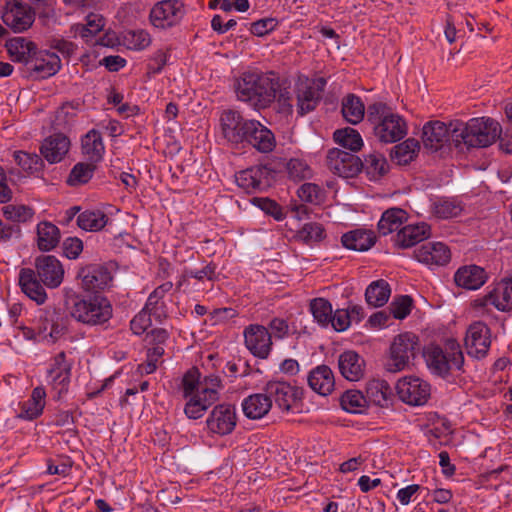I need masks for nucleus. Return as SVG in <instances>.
<instances>
[{
	"label": "nucleus",
	"instance_id": "f257e3e1",
	"mask_svg": "<svg viewBox=\"0 0 512 512\" xmlns=\"http://www.w3.org/2000/svg\"><path fill=\"white\" fill-rule=\"evenodd\" d=\"M235 91L240 101L249 103L257 110L269 107L279 94L278 102L282 112H293L291 97L288 92L280 91L279 78L272 72H243L236 81Z\"/></svg>",
	"mask_w": 512,
	"mask_h": 512
},
{
	"label": "nucleus",
	"instance_id": "f03ea898",
	"mask_svg": "<svg viewBox=\"0 0 512 512\" xmlns=\"http://www.w3.org/2000/svg\"><path fill=\"white\" fill-rule=\"evenodd\" d=\"M35 269L22 268L19 272L21 290L37 304L47 299L43 287L57 288L63 281L64 269L61 262L53 255H41L35 259Z\"/></svg>",
	"mask_w": 512,
	"mask_h": 512
},
{
	"label": "nucleus",
	"instance_id": "7ed1b4c3",
	"mask_svg": "<svg viewBox=\"0 0 512 512\" xmlns=\"http://www.w3.org/2000/svg\"><path fill=\"white\" fill-rule=\"evenodd\" d=\"M452 142L456 148H483L494 143L501 133L500 124L490 118H472L468 122L455 121Z\"/></svg>",
	"mask_w": 512,
	"mask_h": 512
},
{
	"label": "nucleus",
	"instance_id": "20e7f679",
	"mask_svg": "<svg viewBox=\"0 0 512 512\" xmlns=\"http://www.w3.org/2000/svg\"><path fill=\"white\" fill-rule=\"evenodd\" d=\"M68 305L71 317L90 327L104 326L113 316L111 302L101 294H76L70 297Z\"/></svg>",
	"mask_w": 512,
	"mask_h": 512
},
{
	"label": "nucleus",
	"instance_id": "39448f33",
	"mask_svg": "<svg viewBox=\"0 0 512 512\" xmlns=\"http://www.w3.org/2000/svg\"><path fill=\"white\" fill-rule=\"evenodd\" d=\"M367 121L372 125L375 137L382 143H395L407 134V124L403 117L394 113L383 102H375L367 107Z\"/></svg>",
	"mask_w": 512,
	"mask_h": 512
},
{
	"label": "nucleus",
	"instance_id": "423d86ee",
	"mask_svg": "<svg viewBox=\"0 0 512 512\" xmlns=\"http://www.w3.org/2000/svg\"><path fill=\"white\" fill-rule=\"evenodd\" d=\"M429 369L436 375L446 377L452 369L461 370L464 364V356L459 343L454 339H448L445 349L433 346L425 354Z\"/></svg>",
	"mask_w": 512,
	"mask_h": 512
},
{
	"label": "nucleus",
	"instance_id": "0eeeda50",
	"mask_svg": "<svg viewBox=\"0 0 512 512\" xmlns=\"http://www.w3.org/2000/svg\"><path fill=\"white\" fill-rule=\"evenodd\" d=\"M420 351L419 338L414 333L405 332L397 335L390 345V353L385 363L389 372L404 370Z\"/></svg>",
	"mask_w": 512,
	"mask_h": 512
},
{
	"label": "nucleus",
	"instance_id": "6e6552de",
	"mask_svg": "<svg viewBox=\"0 0 512 512\" xmlns=\"http://www.w3.org/2000/svg\"><path fill=\"white\" fill-rule=\"evenodd\" d=\"M267 393L271 403L275 404L283 411H291L299 407L303 397V390L293 386L286 381H269L263 388Z\"/></svg>",
	"mask_w": 512,
	"mask_h": 512
},
{
	"label": "nucleus",
	"instance_id": "1a4fd4ad",
	"mask_svg": "<svg viewBox=\"0 0 512 512\" xmlns=\"http://www.w3.org/2000/svg\"><path fill=\"white\" fill-rule=\"evenodd\" d=\"M254 120L245 119L236 110H225L220 117L223 137L231 144L245 147V140Z\"/></svg>",
	"mask_w": 512,
	"mask_h": 512
},
{
	"label": "nucleus",
	"instance_id": "9d476101",
	"mask_svg": "<svg viewBox=\"0 0 512 512\" xmlns=\"http://www.w3.org/2000/svg\"><path fill=\"white\" fill-rule=\"evenodd\" d=\"M326 83V79L319 77L296 85V110L299 116H304L315 110L322 99Z\"/></svg>",
	"mask_w": 512,
	"mask_h": 512
},
{
	"label": "nucleus",
	"instance_id": "9b49d317",
	"mask_svg": "<svg viewBox=\"0 0 512 512\" xmlns=\"http://www.w3.org/2000/svg\"><path fill=\"white\" fill-rule=\"evenodd\" d=\"M399 399L411 406L424 405L431 395V386L419 377H403L396 384Z\"/></svg>",
	"mask_w": 512,
	"mask_h": 512
},
{
	"label": "nucleus",
	"instance_id": "f8f14e48",
	"mask_svg": "<svg viewBox=\"0 0 512 512\" xmlns=\"http://www.w3.org/2000/svg\"><path fill=\"white\" fill-rule=\"evenodd\" d=\"M326 165L333 174L343 178H353L362 171V160L358 156L338 148L328 151Z\"/></svg>",
	"mask_w": 512,
	"mask_h": 512
},
{
	"label": "nucleus",
	"instance_id": "ddd939ff",
	"mask_svg": "<svg viewBox=\"0 0 512 512\" xmlns=\"http://www.w3.org/2000/svg\"><path fill=\"white\" fill-rule=\"evenodd\" d=\"M61 68V60L55 53L36 51L26 67L20 68L22 77L32 80L46 79L55 75Z\"/></svg>",
	"mask_w": 512,
	"mask_h": 512
},
{
	"label": "nucleus",
	"instance_id": "4468645a",
	"mask_svg": "<svg viewBox=\"0 0 512 512\" xmlns=\"http://www.w3.org/2000/svg\"><path fill=\"white\" fill-rule=\"evenodd\" d=\"M185 15L184 4L180 0H162L150 11L153 26L161 29L177 25Z\"/></svg>",
	"mask_w": 512,
	"mask_h": 512
},
{
	"label": "nucleus",
	"instance_id": "2eb2a0df",
	"mask_svg": "<svg viewBox=\"0 0 512 512\" xmlns=\"http://www.w3.org/2000/svg\"><path fill=\"white\" fill-rule=\"evenodd\" d=\"M237 424L236 408L232 404H217L206 419L210 432L225 436L231 434Z\"/></svg>",
	"mask_w": 512,
	"mask_h": 512
},
{
	"label": "nucleus",
	"instance_id": "dca6fc26",
	"mask_svg": "<svg viewBox=\"0 0 512 512\" xmlns=\"http://www.w3.org/2000/svg\"><path fill=\"white\" fill-rule=\"evenodd\" d=\"M493 305L498 311L512 312V277H504L484 297L475 300V307Z\"/></svg>",
	"mask_w": 512,
	"mask_h": 512
},
{
	"label": "nucleus",
	"instance_id": "f3484780",
	"mask_svg": "<svg viewBox=\"0 0 512 512\" xmlns=\"http://www.w3.org/2000/svg\"><path fill=\"white\" fill-rule=\"evenodd\" d=\"M246 348L260 359L268 358L272 349V336L266 327L250 324L244 329Z\"/></svg>",
	"mask_w": 512,
	"mask_h": 512
},
{
	"label": "nucleus",
	"instance_id": "a211bd4d",
	"mask_svg": "<svg viewBox=\"0 0 512 512\" xmlns=\"http://www.w3.org/2000/svg\"><path fill=\"white\" fill-rule=\"evenodd\" d=\"M454 122L446 125L444 122L435 120L427 122L422 129V142L426 149L436 152L444 147L446 143L452 142V129Z\"/></svg>",
	"mask_w": 512,
	"mask_h": 512
},
{
	"label": "nucleus",
	"instance_id": "6ab92c4d",
	"mask_svg": "<svg viewBox=\"0 0 512 512\" xmlns=\"http://www.w3.org/2000/svg\"><path fill=\"white\" fill-rule=\"evenodd\" d=\"M272 180V170L264 165L253 166L236 174L239 187L248 193L267 189Z\"/></svg>",
	"mask_w": 512,
	"mask_h": 512
},
{
	"label": "nucleus",
	"instance_id": "aec40b11",
	"mask_svg": "<svg viewBox=\"0 0 512 512\" xmlns=\"http://www.w3.org/2000/svg\"><path fill=\"white\" fill-rule=\"evenodd\" d=\"M491 345L490 329L483 322H474L467 330L465 347L469 356L484 358Z\"/></svg>",
	"mask_w": 512,
	"mask_h": 512
},
{
	"label": "nucleus",
	"instance_id": "412c9836",
	"mask_svg": "<svg viewBox=\"0 0 512 512\" xmlns=\"http://www.w3.org/2000/svg\"><path fill=\"white\" fill-rule=\"evenodd\" d=\"M78 278L81 280L82 288L94 294H99L98 292L107 288L112 281L111 272L101 264L82 267L78 272Z\"/></svg>",
	"mask_w": 512,
	"mask_h": 512
},
{
	"label": "nucleus",
	"instance_id": "4be33fe9",
	"mask_svg": "<svg viewBox=\"0 0 512 512\" xmlns=\"http://www.w3.org/2000/svg\"><path fill=\"white\" fill-rule=\"evenodd\" d=\"M6 26L16 33L30 28L35 20V13L27 4L15 1L7 7L1 16Z\"/></svg>",
	"mask_w": 512,
	"mask_h": 512
},
{
	"label": "nucleus",
	"instance_id": "5701e85b",
	"mask_svg": "<svg viewBox=\"0 0 512 512\" xmlns=\"http://www.w3.org/2000/svg\"><path fill=\"white\" fill-rule=\"evenodd\" d=\"M414 257L429 266H444L449 263L451 252L442 242H428L414 251Z\"/></svg>",
	"mask_w": 512,
	"mask_h": 512
},
{
	"label": "nucleus",
	"instance_id": "b1692460",
	"mask_svg": "<svg viewBox=\"0 0 512 512\" xmlns=\"http://www.w3.org/2000/svg\"><path fill=\"white\" fill-rule=\"evenodd\" d=\"M249 145L261 153H269L276 146L275 136L270 129L254 120L249 129L245 146Z\"/></svg>",
	"mask_w": 512,
	"mask_h": 512
},
{
	"label": "nucleus",
	"instance_id": "393cba45",
	"mask_svg": "<svg viewBox=\"0 0 512 512\" xmlns=\"http://www.w3.org/2000/svg\"><path fill=\"white\" fill-rule=\"evenodd\" d=\"M429 235L430 226L424 222L406 225L393 237V242L396 247L407 249L427 239Z\"/></svg>",
	"mask_w": 512,
	"mask_h": 512
},
{
	"label": "nucleus",
	"instance_id": "a878e982",
	"mask_svg": "<svg viewBox=\"0 0 512 512\" xmlns=\"http://www.w3.org/2000/svg\"><path fill=\"white\" fill-rule=\"evenodd\" d=\"M365 360L353 350H347L340 354L338 367L342 376L349 381H358L364 376Z\"/></svg>",
	"mask_w": 512,
	"mask_h": 512
},
{
	"label": "nucleus",
	"instance_id": "bb28decb",
	"mask_svg": "<svg viewBox=\"0 0 512 512\" xmlns=\"http://www.w3.org/2000/svg\"><path fill=\"white\" fill-rule=\"evenodd\" d=\"M70 148V140L61 133L53 134L47 137L41 147V155L50 163L60 162L68 153Z\"/></svg>",
	"mask_w": 512,
	"mask_h": 512
},
{
	"label": "nucleus",
	"instance_id": "cd10ccee",
	"mask_svg": "<svg viewBox=\"0 0 512 512\" xmlns=\"http://www.w3.org/2000/svg\"><path fill=\"white\" fill-rule=\"evenodd\" d=\"M487 281L486 271L477 265L460 267L454 274V282L458 287L477 290Z\"/></svg>",
	"mask_w": 512,
	"mask_h": 512
},
{
	"label": "nucleus",
	"instance_id": "c85d7f7f",
	"mask_svg": "<svg viewBox=\"0 0 512 512\" xmlns=\"http://www.w3.org/2000/svg\"><path fill=\"white\" fill-rule=\"evenodd\" d=\"M216 402L217 396L214 391L198 390L197 393L189 396V400L184 407V413L189 419H199Z\"/></svg>",
	"mask_w": 512,
	"mask_h": 512
},
{
	"label": "nucleus",
	"instance_id": "c756f323",
	"mask_svg": "<svg viewBox=\"0 0 512 512\" xmlns=\"http://www.w3.org/2000/svg\"><path fill=\"white\" fill-rule=\"evenodd\" d=\"M310 388L319 395L327 396L332 393L335 386L333 371L327 365H319L308 375Z\"/></svg>",
	"mask_w": 512,
	"mask_h": 512
},
{
	"label": "nucleus",
	"instance_id": "7c9ffc66",
	"mask_svg": "<svg viewBox=\"0 0 512 512\" xmlns=\"http://www.w3.org/2000/svg\"><path fill=\"white\" fill-rule=\"evenodd\" d=\"M5 47L7 48L11 60L13 62L23 63V67L27 66L37 51V46L34 42L21 36L9 39Z\"/></svg>",
	"mask_w": 512,
	"mask_h": 512
},
{
	"label": "nucleus",
	"instance_id": "2f4dec72",
	"mask_svg": "<svg viewBox=\"0 0 512 512\" xmlns=\"http://www.w3.org/2000/svg\"><path fill=\"white\" fill-rule=\"evenodd\" d=\"M53 318H56V309H40L33 326L22 328L24 335L33 340L47 339Z\"/></svg>",
	"mask_w": 512,
	"mask_h": 512
},
{
	"label": "nucleus",
	"instance_id": "473e14b6",
	"mask_svg": "<svg viewBox=\"0 0 512 512\" xmlns=\"http://www.w3.org/2000/svg\"><path fill=\"white\" fill-rule=\"evenodd\" d=\"M272 403L269 396L264 391L246 397L242 402V410L249 419H261L271 409Z\"/></svg>",
	"mask_w": 512,
	"mask_h": 512
},
{
	"label": "nucleus",
	"instance_id": "72a5a7b5",
	"mask_svg": "<svg viewBox=\"0 0 512 512\" xmlns=\"http://www.w3.org/2000/svg\"><path fill=\"white\" fill-rule=\"evenodd\" d=\"M341 242L347 249L363 252L374 246L376 236L372 231L356 229L343 234Z\"/></svg>",
	"mask_w": 512,
	"mask_h": 512
},
{
	"label": "nucleus",
	"instance_id": "f704fd0d",
	"mask_svg": "<svg viewBox=\"0 0 512 512\" xmlns=\"http://www.w3.org/2000/svg\"><path fill=\"white\" fill-rule=\"evenodd\" d=\"M365 392L367 404L371 403L380 407L388 406L392 396L389 384L379 379L370 380L366 385Z\"/></svg>",
	"mask_w": 512,
	"mask_h": 512
},
{
	"label": "nucleus",
	"instance_id": "c9c22d12",
	"mask_svg": "<svg viewBox=\"0 0 512 512\" xmlns=\"http://www.w3.org/2000/svg\"><path fill=\"white\" fill-rule=\"evenodd\" d=\"M407 219V213L401 208L387 209L378 222L379 234L386 236L394 231H399Z\"/></svg>",
	"mask_w": 512,
	"mask_h": 512
},
{
	"label": "nucleus",
	"instance_id": "e433bc0d",
	"mask_svg": "<svg viewBox=\"0 0 512 512\" xmlns=\"http://www.w3.org/2000/svg\"><path fill=\"white\" fill-rule=\"evenodd\" d=\"M104 149L99 131L92 129L82 138V152L89 161L100 162L103 158Z\"/></svg>",
	"mask_w": 512,
	"mask_h": 512
},
{
	"label": "nucleus",
	"instance_id": "4c0bfd02",
	"mask_svg": "<svg viewBox=\"0 0 512 512\" xmlns=\"http://www.w3.org/2000/svg\"><path fill=\"white\" fill-rule=\"evenodd\" d=\"M391 288L387 281L379 279L371 282L365 291V300L369 306L382 307L390 297Z\"/></svg>",
	"mask_w": 512,
	"mask_h": 512
},
{
	"label": "nucleus",
	"instance_id": "58836bf2",
	"mask_svg": "<svg viewBox=\"0 0 512 512\" xmlns=\"http://www.w3.org/2000/svg\"><path fill=\"white\" fill-rule=\"evenodd\" d=\"M341 112L346 121L355 125L363 120L365 106L360 97L350 93L342 99Z\"/></svg>",
	"mask_w": 512,
	"mask_h": 512
},
{
	"label": "nucleus",
	"instance_id": "ea45409f",
	"mask_svg": "<svg viewBox=\"0 0 512 512\" xmlns=\"http://www.w3.org/2000/svg\"><path fill=\"white\" fill-rule=\"evenodd\" d=\"M38 248L41 251L54 249L60 241V231L51 222H41L37 226Z\"/></svg>",
	"mask_w": 512,
	"mask_h": 512
},
{
	"label": "nucleus",
	"instance_id": "a19ab883",
	"mask_svg": "<svg viewBox=\"0 0 512 512\" xmlns=\"http://www.w3.org/2000/svg\"><path fill=\"white\" fill-rule=\"evenodd\" d=\"M109 221L108 216L101 210H86L79 214L77 225L85 230L96 232L103 229Z\"/></svg>",
	"mask_w": 512,
	"mask_h": 512
},
{
	"label": "nucleus",
	"instance_id": "79ce46f5",
	"mask_svg": "<svg viewBox=\"0 0 512 512\" xmlns=\"http://www.w3.org/2000/svg\"><path fill=\"white\" fill-rule=\"evenodd\" d=\"M419 149V141L414 138H408L404 142L393 147L391 157L399 165H407L416 157Z\"/></svg>",
	"mask_w": 512,
	"mask_h": 512
},
{
	"label": "nucleus",
	"instance_id": "37998d69",
	"mask_svg": "<svg viewBox=\"0 0 512 512\" xmlns=\"http://www.w3.org/2000/svg\"><path fill=\"white\" fill-rule=\"evenodd\" d=\"M333 139L340 146L345 149H349L352 152L359 151L363 146V140L360 133L351 127L337 129L333 133Z\"/></svg>",
	"mask_w": 512,
	"mask_h": 512
},
{
	"label": "nucleus",
	"instance_id": "c03bdc74",
	"mask_svg": "<svg viewBox=\"0 0 512 512\" xmlns=\"http://www.w3.org/2000/svg\"><path fill=\"white\" fill-rule=\"evenodd\" d=\"M365 170L371 180H377L388 171L386 158L380 153H371L362 161V170Z\"/></svg>",
	"mask_w": 512,
	"mask_h": 512
},
{
	"label": "nucleus",
	"instance_id": "a18cd8bd",
	"mask_svg": "<svg viewBox=\"0 0 512 512\" xmlns=\"http://www.w3.org/2000/svg\"><path fill=\"white\" fill-rule=\"evenodd\" d=\"M461 202L453 198H439L432 204V213L437 218L457 217L462 212Z\"/></svg>",
	"mask_w": 512,
	"mask_h": 512
},
{
	"label": "nucleus",
	"instance_id": "49530a36",
	"mask_svg": "<svg viewBox=\"0 0 512 512\" xmlns=\"http://www.w3.org/2000/svg\"><path fill=\"white\" fill-rule=\"evenodd\" d=\"M96 170V162H79L71 169L67 179L70 186L83 185L89 182Z\"/></svg>",
	"mask_w": 512,
	"mask_h": 512
},
{
	"label": "nucleus",
	"instance_id": "de8ad7c7",
	"mask_svg": "<svg viewBox=\"0 0 512 512\" xmlns=\"http://www.w3.org/2000/svg\"><path fill=\"white\" fill-rule=\"evenodd\" d=\"M85 20V24H77L74 26V29L77 34L88 41L89 38H92L103 30L105 26V19L100 14L89 13Z\"/></svg>",
	"mask_w": 512,
	"mask_h": 512
},
{
	"label": "nucleus",
	"instance_id": "09e8293b",
	"mask_svg": "<svg viewBox=\"0 0 512 512\" xmlns=\"http://www.w3.org/2000/svg\"><path fill=\"white\" fill-rule=\"evenodd\" d=\"M341 407L349 413H361L362 409L368 405L365 395L359 390H347L341 395Z\"/></svg>",
	"mask_w": 512,
	"mask_h": 512
},
{
	"label": "nucleus",
	"instance_id": "8fccbe9b",
	"mask_svg": "<svg viewBox=\"0 0 512 512\" xmlns=\"http://www.w3.org/2000/svg\"><path fill=\"white\" fill-rule=\"evenodd\" d=\"M14 160L24 171L28 173L40 172L44 167L41 156L36 153H27L24 151H15Z\"/></svg>",
	"mask_w": 512,
	"mask_h": 512
},
{
	"label": "nucleus",
	"instance_id": "3c124183",
	"mask_svg": "<svg viewBox=\"0 0 512 512\" xmlns=\"http://www.w3.org/2000/svg\"><path fill=\"white\" fill-rule=\"evenodd\" d=\"M310 311L314 319L323 327L329 325L333 312L331 303L325 298H315L310 302Z\"/></svg>",
	"mask_w": 512,
	"mask_h": 512
},
{
	"label": "nucleus",
	"instance_id": "603ef678",
	"mask_svg": "<svg viewBox=\"0 0 512 512\" xmlns=\"http://www.w3.org/2000/svg\"><path fill=\"white\" fill-rule=\"evenodd\" d=\"M289 179L299 182L312 177V169L306 161L299 158H292L286 164Z\"/></svg>",
	"mask_w": 512,
	"mask_h": 512
},
{
	"label": "nucleus",
	"instance_id": "864d4df0",
	"mask_svg": "<svg viewBox=\"0 0 512 512\" xmlns=\"http://www.w3.org/2000/svg\"><path fill=\"white\" fill-rule=\"evenodd\" d=\"M6 220L15 222L17 225L21 222H27L34 216V210L25 205H7L2 208Z\"/></svg>",
	"mask_w": 512,
	"mask_h": 512
},
{
	"label": "nucleus",
	"instance_id": "5fc2aeb1",
	"mask_svg": "<svg viewBox=\"0 0 512 512\" xmlns=\"http://www.w3.org/2000/svg\"><path fill=\"white\" fill-rule=\"evenodd\" d=\"M48 382L52 386V389L56 392V398L60 399L61 396L67 393L71 370L67 371H58V372H47Z\"/></svg>",
	"mask_w": 512,
	"mask_h": 512
},
{
	"label": "nucleus",
	"instance_id": "6e6d98bb",
	"mask_svg": "<svg viewBox=\"0 0 512 512\" xmlns=\"http://www.w3.org/2000/svg\"><path fill=\"white\" fill-rule=\"evenodd\" d=\"M297 237L306 244L313 242H320L325 238V229L322 224L316 222H310L304 224V226L297 232Z\"/></svg>",
	"mask_w": 512,
	"mask_h": 512
},
{
	"label": "nucleus",
	"instance_id": "4d7b16f0",
	"mask_svg": "<svg viewBox=\"0 0 512 512\" xmlns=\"http://www.w3.org/2000/svg\"><path fill=\"white\" fill-rule=\"evenodd\" d=\"M413 305V299L409 295L396 296L390 303L388 309L395 319H404L410 312Z\"/></svg>",
	"mask_w": 512,
	"mask_h": 512
},
{
	"label": "nucleus",
	"instance_id": "13d9d810",
	"mask_svg": "<svg viewBox=\"0 0 512 512\" xmlns=\"http://www.w3.org/2000/svg\"><path fill=\"white\" fill-rule=\"evenodd\" d=\"M128 49L143 50L151 43L150 35L144 30H131L124 36Z\"/></svg>",
	"mask_w": 512,
	"mask_h": 512
},
{
	"label": "nucleus",
	"instance_id": "bf43d9fd",
	"mask_svg": "<svg viewBox=\"0 0 512 512\" xmlns=\"http://www.w3.org/2000/svg\"><path fill=\"white\" fill-rule=\"evenodd\" d=\"M183 396L188 398L201 389L200 372L197 368L189 369L182 379Z\"/></svg>",
	"mask_w": 512,
	"mask_h": 512
},
{
	"label": "nucleus",
	"instance_id": "052dcab7",
	"mask_svg": "<svg viewBox=\"0 0 512 512\" xmlns=\"http://www.w3.org/2000/svg\"><path fill=\"white\" fill-rule=\"evenodd\" d=\"M153 310L145 306L130 322V328L136 335L143 334L151 326V315Z\"/></svg>",
	"mask_w": 512,
	"mask_h": 512
},
{
	"label": "nucleus",
	"instance_id": "680f3d73",
	"mask_svg": "<svg viewBox=\"0 0 512 512\" xmlns=\"http://www.w3.org/2000/svg\"><path fill=\"white\" fill-rule=\"evenodd\" d=\"M164 354L162 346H154L147 350V359L138 366L141 373L151 374L157 369V363Z\"/></svg>",
	"mask_w": 512,
	"mask_h": 512
},
{
	"label": "nucleus",
	"instance_id": "e2e57ef3",
	"mask_svg": "<svg viewBox=\"0 0 512 512\" xmlns=\"http://www.w3.org/2000/svg\"><path fill=\"white\" fill-rule=\"evenodd\" d=\"M297 194L302 201L318 203L322 197V190L314 183H304L298 189Z\"/></svg>",
	"mask_w": 512,
	"mask_h": 512
},
{
	"label": "nucleus",
	"instance_id": "0e129e2a",
	"mask_svg": "<svg viewBox=\"0 0 512 512\" xmlns=\"http://www.w3.org/2000/svg\"><path fill=\"white\" fill-rule=\"evenodd\" d=\"M188 278H194L200 281L203 279L212 281L216 278V265L209 263L200 270L185 269L183 271V279L187 280Z\"/></svg>",
	"mask_w": 512,
	"mask_h": 512
},
{
	"label": "nucleus",
	"instance_id": "69168bd1",
	"mask_svg": "<svg viewBox=\"0 0 512 512\" xmlns=\"http://www.w3.org/2000/svg\"><path fill=\"white\" fill-rule=\"evenodd\" d=\"M278 25L275 18H263L259 19L251 24L250 32L258 37L265 36L272 32Z\"/></svg>",
	"mask_w": 512,
	"mask_h": 512
},
{
	"label": "nucleus",
	"instance_id": "338daca9",
	"mask_svg": "<svg viewBox=\"0 0 512 512\" xmlns=\"http://www.w3.org/2000/svg\"><path fill=\"white\" fill-rule=\"evenodd\" d=\"M350 314L346 309H337L331 314V321L329 324L338 332L345 331L351 324Z\"/></svg>",
	"mask_w": 512,
	"mask_h": 512
},
{
	"label": "nucleus",
	"instance_id": "774afa93",
	"mask_svg": "<svg viewBox=\"0 0 512 512\" xmlns=\"http://www.w3.org/2000/svg\"><path fill=\"white\" fill-rule=\"evenodd\" d=\"M82 103L79 100H72L65 102L56 112V119L58 121L68 122L70 119L76 116L74 111L81 108Z\"/></svg>",
	"mask_w": 512,
	"mask_h": 512
}]
</instances>
